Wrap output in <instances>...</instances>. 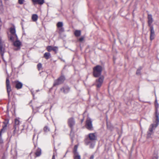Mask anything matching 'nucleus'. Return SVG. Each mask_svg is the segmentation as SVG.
Here are the masks:
<instances>
[{
    "mask_svg": "<svg viewBox=\"0 0 159 159\" xmlns=\"http://www.w3.org/2000/svg\"><path fill=\"white\" fill-rule=\"evenodd\" d=\"M89 139L85 140V143L86 145L91 143L92 141H94L97 139V135L96 133H89L88 135Z\"/></svg>",
    "mask_w": 159,
    "mask_h": 159,
    "instance_id": "1",
    "label": "nucleus"
},
{
    "mask_svg": "<svg viewBox=\"0 0 159 159\" xmlns=\"http://www.w3.org/2000/svg\"><path fill=\"white\" fill-rule=\"evenodd\" d=\"M102 70V67L99 65H97L93 69V74L95 77H98L101 75Z\"/></svg>",
    "mask_w": 159,
    "mask_h": 159,
    "instance_id": "2",
    "label": "nucleus"
},
{
    "mask_svg": "<svg viewBox=\"0 0 159 159\" xmlns=\"http://www.w3.org/2000/svg\"><path fill=\"white\" fill-rule=\"evenodd\" d=\"M10 31L11 34V35L9 36L10 39L11 40L13 41L15 39V38L16 39H18V37L16 33V30L14 28H11L10 29Z\"/></svg>",
    "mask_w": 159,
    "mask_h": 159,
    "instance_id": "3",
    "label": "nucleus"
},
{
    "mask_svg": "<svg viewBox=\"0 0 159 159\" xmlns=\"http://www.w3.org/2000/svg\"><path fill=\"white\" fill-rule=\"evenodd\" d=\"M65 80V78L63 75H61L57 79L55 80L53 84V86L59 85L62 84Z\"/></svg>",
    "mask_w": 159,
    "mask_h": 159,
    "instance_id": "4",
    "label": "nucleus"
},
{
    "mask_svg": "<svg viewBox=\"0 0 159 159\" xmlns=\"http://www.w3.org/2000/svg\"><path fill=\"white\" fill-rule=\"evenodd\" d=\"M68 124L69 126L71 129L70 135L72 134V131L75 124V121L73 117L69 118L68 120Z\"/></svg>",
    "mask_w": 159,
    "mask_h": 159,
    "instance_id": "5",
    "label": "nucleus"
},
{
    "mask_svg": "<svg viewBox=\"0 0 159 159\" xmlns=\"http://www.w3.org/2000/svg\"><path fill=\"white\" fill-rule=\"evenodd\" d=\"M86 127L89 130H93V127L92 124V121L91 119L88 118L87 119L86 123Z\"/></svg>",
    "mask_w": 159,
    "mask_h": 159,
    "instance_id": "6",
    "label": "nucleus"
},
{
    "mask_svg": "<svg viewBox=\"0 0 159 159\" xmlns=\"http://www.w3.org/2000/svg\"><path fill=\"white\" fill-rule=\"evenodd\" d=\"M103 80L104 77L103 76H101L98 79L96 80L95 85L97 88H100L101 87Z\"/></svg>",
    "mask_w": 159,
    "mask_h": 159,
    "instance_id": "7",
    "label": "nucleus"
},
{
    "mask_svg": "<svg viewBox=\"0 0 159 159\" xmlns=\"http://www.w3.org/2000/svg\"><path fill=\"white\" fill-rule=\"evenodd\" d=\"M6 84L8 95L9 98L10 96V92L11 91V87L10 85V81L9 80L8 78H7L6 79Z\"/></svg>",
    "mask_w": 159,
    "mask_h": 159,
    "instance_id": "8",
    "label": "nucleus"
},
{
    "mask_svg": "<svg viewBox=\"0 0 159 159\" xmlns=\"http://www.w3.org/2000/svg\"><path fill=\"white\" fill-rule=\"evenodd\" d=\"M16 40V41L14 42L13 45L15 47L17 48L15 49V50H19L20 48L21 43L20 41L18 40V39H16L15 38V39H14V40Z\"/></svg>",
    "mask_w": 159,
    "mask_h": 159,
    "instance_id": "9",
    "label": "nucleus"
},
{
    "mask_svg": "<svg viewBox=\"0 0 159 159\" xmlns=\"http://www.w3.org/2000/svg\"><path fill=\"white\" fill-rule=\"evenodd\" d=\"M5 125L4 126H3L2 128L1 129L0 131V143H3V141L2 139V133H4L5 131V130L7 126V123H5L4 122Z\"/></svg>",
    "mask_w": 159,
    "mask_h": 159,
    "instance_id": "10",
    "label": "nucleus"
},
{
    "mask_svg": "<svg viewBox=\"0 0 159 159\" xmlns=\"http://www.w3.org/2000/svg\"><path fill=\"white\" fill-rule=\"evenodd\" d=\"M150 29V40L152 41L154 39L155 37V34L153 26H151Z\"/></svg>",
    "mask_w": 159,
    "mask_h": 159,
    "instance_id": "11",
    "label": "nucleus"
},
{
    "mask_svg": "<svg viewBox=\"0 0 159 159\" xmlns=\"http://www.w3.org/2000/svg\"><path fill=\"white\" fill-rule=\"evenodd\" d=\"M148 25L150 27H151V26H153L151 25L153 22V19L151 14H148Z\"/></svg>",
    "mask_w": 159,
    "mask_h": 159,
    "instance_id": "12",
    "label": "nucleus"
},
{
    "mask_svg": "<svg viewBox=\"0 0 159 159\" xmlns=\"http://www.w3.org/2000/svg\"><path fill=\"white\" fill-rule=\"evenodd\" d=\"M47 49L48 52H51L52 51H53L56 52L58 50V48L56 47H52L51 46H48L47 47Z\"/></svg>",
    "mask_w": 159,
    "mask_h": 159,
    "instance_id": "13",
    "label": "nucleus"
},
{
    "mask_svg": "<svg viewBox=\"0 0 159 159\" xmlns=\"http://www.w3.org/2000/svg\"><path fill=\"white\" fill-rule=\"evenodd\" d=\"M61 91L64 93H67L69 91L70 88L68 86H64L61 89Z\"/></svg>",
    "mask_w": 159,
    "mask_h": 159,
    "instance_id": "14",
    "label": "nucleus"
},
{
    "mask_svg": "<svg viewBox=\"0 0 159 159\" xmlns=\"http://www.w3.org/2000/svg\"><path fill=\"white\" fill-rule=\"evenodd\" d=\"M20 123V121L18 119H16L15 120V130H16L19 129V125Z\"/></svg>",
    "mask_w": 159,
    "mask_h": 159,
    "instance_id": "15",
    "label": "nucleus"
},
{
    "mask_svg": "<svg viewBox=\"0 0 159 159\" xmlns=\"http://www.w3.org/2000/svg\"><path fill=\"white\" fill-rule=\"evenodd\" d=\"M32 1L34 5H36L37 4L42 5L44 2V1Z\"/></svg>",
    "mask_w": 159,
    "mask_h": 159,
    "instance_id": "16",
    "label": "nucleus"
},
{
    "mask_svg": "<svg viewBox=\"0 0 159 159\" xmlns=\"http://www.w3.org/2000/svg\"><path fill=\"white\" fill-rule=\"evenodd\" d=\"M23 84L22 83L19 82L16 83V87L17 89H19L22 88Z\"/></svg>",
    "mask_w": 159,
    "mask_h": 159,
    "instance_id": "17",
    "label": "nucleus"
},
{
    "mask_svg": "<svg viewBox=\"0 0 159 159\" xmlns=\"http://www.w3.org/2000/svg\"><path fill=\"white\" fill-rule=\"evenodd\" d=\"M5 49L1 45V43H0V51L2 55V57H3V54L4 52Z\"/></svg>",
    "mask_w": 159,
    "mask_h": 159,
    "instance_id": "18",
    "label": "nucleus"
},
{
    "mask_svg": "<svg viewBox=\"0 0 159 159\" xmlns=\"http://www.w3.org/2000/svg\"><path fill=\"white\" fill-rule=\"evenodd\" d=\"M74 34L76 37L80 36L81 34V31L80 30H76L74 33Z\"/></svg>",
    "mask_w": 159,
    "mask_h": 159,
    "instance_id": "19",
    "label": "nucleus"
},
{
    "mask_svg": "<svg viewBox=\"0 0 159 159\" xmlns=\"http://www.w3.org/2000/svg\"><path fill=\"white\" fill-rule=\"evenodd\" d=\"M35 154L37 157H39L41 154V149L40 148H38L35 153Z\"/></svg>",
    "mask_w": 159,
    "mask_h": 159,
    "instance_id": "20",
    "label": "nucleus"
},
{
    "mask_svg": "<svg viewBox=\"0 0 159 159\" xmlns=\"http://www.w3.org/2000/svg\"><path fill=\"white\" fill-rule=\"evenodd\" d=\"M32 19L34 21H36L38 19V16L37 14H34L32 16Z\"/></svg>",
    "mask_w": 159,
    "mask_h": 159,
    "instance_id": "21",
    "label": "nucleus"
},
{
    "mask_svg": "<svg viewBox=\"0 0 159 159\" xmlns=\"http://www.w3.org/2000/svg\"><path fill=\"white\" fill-rule=\"evenodd\" d=\"M50 54L49 52H46L44 54V57L47 59L50 58Z\"/></svg>",
    "mask_w": 159,
    "mask_h": 159,
    "instance_id": "22",
    "label": "nucleus"
},
{
    "mask_svg": "<svg viewBox=\"0 0 159 159\" xmlns=\"http://www.w3.org/2000/svg\"><path fill=\"white\" fill-rule=\"evenodd\" d=\"M43 130L45 132H48L50 131V129L48 126H46L44 127Z\"/></svg>",
    "mask_w": 159,
    "mask_h": 159,
    "instance_id": "23",
    "label": "nucleus"
},
{
    "mask_svg": "<svg viewBox=\"0 0 159 159\" xmlns=\"http://www.w3.org/2000/svg\"><path fill=\"white\" fill-rule=\"evenodd\" d=\"M78 146L77 145H75L74 146V155L76 154H79L77 152V149Z\"/></svg>",
    "mask_w": 159,
    "mask_h": 159,
    "instance_id": "24",
    "label": "nucleus"
},
{
    "mask_svg": "<svg viewBox=\"0 0 159 159\" xmlns=\"http://www.w3.org/2000/svg\"><path fill=\"white\" fill-rule=\"evenodd\" d=\"M154 125L152 124L150 126V127L149 129V131L150 132H152L153 129H154Z\"/></svg>",
    "mask_w": 159,
    "mask_h": 159,
    "instance_id": "25",
    "label": "nucleus"
},
{
    "mask_svg": "<svg viewBox=\"0 0 159 159\" xmlns=\"http://www.w3.org/2000/svg\"><path fill=\"white\" fill-rule=\"evenodd\" d=\"M63 26V23L62 22H59L57 24V26L58 28L62 27Z\"/></svg>",
    "mask_w": 159,
    "mask_h": 159,
    "instance_id": "26",
    "label": "nucleus"
},
{
    "mask_svg": "<svg viewBox=\"0 0 159 159\" xmlns=\"http://www.w3.org/2000/svg\"><path fill=\"white\" fill-rule=\"evenodd\" d=\"M37 67L39 70H40L42 69V64L40 63H39L37 65Z\"/></svg>",
    "mask_w": 159,
    "mask_h": 159,
    "instance_id": "27",
    "label": "nucleus"
},
{
    "mask_svg": "<svg viewBox=\"0 0 159 159\" xmlns=\"http://www.w3.org/2000/svg\"><path fill=\"white\" fill-rule=\"evenodd\" d=\"M74 159H81L80 156L79 154L74 155Z\"/></svg>",
    "mask_w": 159,
    "mask_h": 159,
    "instance_id": "28",
    "label": "nucleus"
},
{
    "mask_svg": "<svg viewBox=\"0 0 159 159\" xmlns=\"http://www.w3.org/2000/svg\"><path fill=\"white\" fill-rule=\"evenodd\" d=\"M156 120L157 121L156 124L155 125V127H156L158 125L159 122V117H156Z\"/></svg>",
    "mask_w": 159,
    "mask_h": 159,
    "instance_id": "29",
    "label": "nucleus"
},
{
    "mask_svg": "<svg viewBox=\"0 0 159 159\" xmlns=\"http://www.w3.org/2000/svg\"><path fill=\"white\" fill-rule=\"evenodd\" d=\"M142 68L140 67V68H139V69H138L137 71H136V74L137 75H139L140 74V70Z\"/></svg>",
    "mask_w": 159,
    "mask_h": 159,
    "instance_id": "30",
    "label": "nucleus"
},
{
    "mask_svg": "<svg viewBox=\"0 0 159 159\" xmlns=\"http://www.w3.org/2000/svg\"><path fill=\"white\" fill-rule=\"evenodd\" d=\"M152 132H150L149 131L148 132V135H147V138H149L150 137L151 135L152 134Z\"/></svg>",
    "mask_w": 159,
    "mask_h": 159,
    "instance_id": "31",
    "label": "nucleus"
},
{
    "mask_svg": "<svg viewBox=\"0 0 159 159\" xmlns=\"http://www.w3.org/2000/svg\"><path fill=\"white\" fill-rule=\"evenodd\" d=\"M3 10V6L2 5L1 1H0V11H2Z\"/></svg>",
    "mask_w": 159,
    "mask_h": 159,
    "instance_id": "32",
    "label": "nucleus"
},
{
    "mask_svg": "<svg viewBox=\"0 0 159 159\" xmlns=\"http://www.w3.org/2000/svg\"><path fill=\"white\" fill-rule=\"evenodd\" d=\"M159 114L157 112V109H156V117H159Z\"/></svg>",
    "mask_w": 159,
    "mask_h": 159,
    "instance_id": "33",
    "label": "nucleus"
},
{
    "mask_svg": "<svg viewBox=\"0 0 159 159\" xmlns=\"http://www.w3.org/2000/svg\"><path fill=\"white\" fill-rule=\"evenodd\" d=\"M60 28L59 29V31L60 32H63L64 31V29L63 27Z\"/></svg>",
    "mask_w": 159,
    "mask_h": 159,
    "instance_id": "34",
    "label": "nucleus"
},
{
    "mask_svg": "<svg viewBox=\"0 0 159 159\" xmlns=\"http://www.w3.org/2000/svg\"><path fill=\"white\" fill-rule=\"evenodd\" d=\"M84 39V37H81L79 39V41L80 42H82V41H83Z\"/></svg>",
    "mask_w": 159,
    "mask_h": 159,
    "instance_id": "35",
    "label": "nucleus"
},
{
    "mask_svg": "<svg viewBox=\"0 0 159 159\" xmlns=\"http://www.w3.org/2000/svg\"><path fill=\"white\" fill-rule=\"evenodd\" d=\"M156 103L155 106H156V109H157L159 105H158V104L157 100L156 101Z\"/></svg>",
    "mask_w": 159,
    "mask_h": 159,
    "instance_id": "36",
    "label": "nucleus"
},
{
    "mask_svg": "<svg viewBox=\"0 0 159 159\" xmlns=\"http://www.w3.org/2000/svg\"><path fill=\"white\" fill-rule=\"evenodd\" d=\"M24 1H18V3L20 4H22L23 3Z\"/></svg>",
    "mask_w": 159,
    "mask_h": 159,
    "instance_id": "37",
    "label": "nucleus"
},
{
    "mask_svg": "<svg viewBox=\"0 0 159 159\" xmlns=\"http://www.w3.org/2000/svg\"><path fill=\"white\" fill-rule=\"evenodd\" d=\"M36 131L35 130V129H34V135H33V139H34V138L35 137V136L36 135Z\"/></svg>",
    "mask_w": 159,
    "mask_h": 159,
    "instance_id": "38",
    "label": "nucleus"
},
{
    "mask_svg": "<svg viewBox=\"0 0 159 159\" xmlns=\"http://www.w3.org/2000/svg\"><path fill=\"white\" fill-rule=\"evenodd\" d=\"M94 156L93 155H92L90 157L89 159H94Z\"/></svg>",
    "mask_w": 159,
    "mask_h": 159,
    "instance_id": "39",
    "label": "nucleus"
},
{
    "mask_svg": "<svg viewBox=\"0 0 159 159\" xmlns=\"http://www.w3.org/2000/svg\"><path fill=\"white\" fill-rule=\"evenodd\" d=\"M152 159H158V157L157 156H155L153 157Z\"/></svg>",
    "mask_w": 159,
    "mask_h": 159,
    "instance_id": "40",
    "label": "nucleus"
},
{
    "mask_svg": "<svg viewBox=\"0 0 159 159\" xmlns=\"http://www.w3.org/2000/svg\"><path fill=\"white\" fill-rule=\"evenodd\" d=\"M94 144L93 145V146L92 145V144H91L90 145V147L91 148H93V146H94Z\"/></svg>",
    "mask_w": 159,
    "mask_h": 159,
    "instance_id": "41",
    "label": "nucleus"
},
{
    "mask_svg": "<svg viewBox=\"0 0 159 159\" xmlns=\"http://www.w3.org/2000/svg\"><path fill=\"white\" fill-rule=\"evenodd\" d=\"M52 159H55V155H54V154H53V155L52 156Z\"/></svg>",
    "mask_w": 159,
    "mask_h": 159,
    "instance_id": "42",
    "label": "nucleus"
},
{
    "mask_svg": "<svg viewBox=\"0 0 159 159\" xmlns=\"http://www.w3.org/2000/svg\"><path fill=\"white\" fill-rule=\"evenodd\" d=\"M1 25H2V22L1 21V19L0 18V26Z\"/></svg>",
    "mask_w": 159,
    "mask_h": 159,
    "instance_id": "43",
    "label": "nucleus"
},
{
    "mask_svg": "<svg viewBox=\"0 0 159 159\" xmlns=\"http://www.w3.org/2000/svg\"><path fill=\"white\" fill-rule=\"evenodd\" d=\"M71 139H72L73 138V137H71Z\"/></svg>",
    "mask_w": 159,
    "mask_h": 159,
    "instance_id": "44",
    "label": "nucleus"
}]
</instances>
